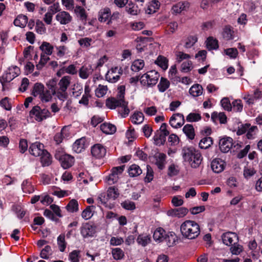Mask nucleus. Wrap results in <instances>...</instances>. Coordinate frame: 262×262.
Returning a JSON list of instances; mask_svg holds the SVG:
<instances>
[{"label": "nucleus", "mask_w": 262, "mask_h": 262, "mask_svg": "<svg viewBox=\"0 0 262 262\" xmlns=\"http://www.w3.org/2000/svg\"><path fill=\"white\" fill-rule=\"evenodd\" d=\"M181 232L186 238L193 239L200 234L199 225L193 221L187 220L183 222L180 227Z\"/></svg>", "instance_id": "obj_1"}, {"label": "nucleus", "mask_w": 262, "mask_h": 262, "mask_svg": "<svg viewBox=\"0 0 262 262\" xmlns=\"http://www.w3.org/2000/svg\"><path fill=\"white\" fill-rule=\"evenodd\" d=\"M183 157L185 161L189 162L192 168H196L201 164L203 158L199 151L193 147L184 148Z\"/></svg>", "instance_id": "obj_2"}, {"label": "nucleus", "mask_w": 262, "mask_h": 262, "mask_svg": "<svg viewBox=\"0 0 262 262\" xmlns=\"http://www.w3.org/2000/svg\"><path fill=\"white\" fill-rule=\"evenodd\" d=\"M159 77L160 75L158 72L152 70L142 75L140 78V81L142 85L149 87L156 85Z\"/></svg>", "instance_id": "obj_3"}, {"label": "nucleus", "mask_w": 262, "mask_h": 262, "mask_svg": "<svg viewBox=\"0 0 262 262\" xmlns=\"http://www.w3.org/2000/svg\"><path fill=\"white\" fill-rule=\"evenodd\" d=\"M29 116L36 121L41 122L49 117L50 113L47 109H41L39 106L36 105L30 111Z\"/></svg>", "instance_id": "obj_4"}, {"label": "nucleus", "mask_w": 262, "mask_h": 262, "mask_svg": "<svg viewBox=\"0 0 262 262\" xmlns=\"http://www.w3.org/2000/svg\"><path fill=\"white\" fill-rule=\"evenodd\" d=\"M48 90L43 91V92L39 96V98L42 102H48L51 100L52 95L56 94V82L51 80H50L48 84Z\"/></svg>", "instance_id": "obj_5"}, {"label": "nucleus", "mask_w": 262, "mask_h": 262, "mask_svg": "<svg viewBox=\"0 0 262 262\" xmlns=\"http://www.w3.org/2000/svg\"><path fill=\"white\" fill-rule=\"evenodd\" d=\"M122 73V68L113 67L107 71L105 75V78L110 82L115 83L119 80Z\"/></svg>", "instance_id": "obj_6"}, {"label": "nucleus", "mask_w": 262, "mask_h": 262, "mask_svg": "<svg viewBox=\"0 0 262 262\" xmlns=\"http://www.w3.org/2000/svg\"><path fill=\"white\" fill-rule=\"evenodd\" d=\"M124 165L113 167L111 170V173L108 176L107 180L110 184H113L117 182L119 176L120 175L124 170Z\"/></svg>", "instance_id": "obj_7"}, {"label": "nucleus", "mask_w": 262, "mask_h": 262, "mask_svg": "<svg viewBox=\"0 0 262 262\" xmlns=\"http://www.w3.org/2000/svg\"><path fill=\"white\" fill-rule=\"evenodd\" d=\"M185 123L184 117L183 114L177 113L173 114L170 118L169 124L174 128H179Z\"/></svg>", "instance_id": "obj_8"}, {"label": "nucleus", "mask_w": 262, "mask_h": 262, "mask_svg": "<svg viewBox=\"0 0 262 262\" xmlns=\"http://www.w3.org/2000/svg\"><path fill=\"white\" fill-rule=\"evenodd\" d=\"M20 74V70L17 66L9 67L6 73L3 75V78L6 82H10Z\"/></svg>", "instance_id": "obj_9"}, {"label": "nucleus", "mask_w": 262, "mask_h": 262, "mask_svg": "<svg viewBox=\"0 0 262 262\" xmlns=\"http://www.w3.org/2000/svg\"><path fill=\"white\" fill-rule=\"evenodd\" d=\"M80 232L84 238L93 236L96 232L95 227L88 223L83 224L81 227Z\"/></svg>", "instance_id": "obj_10"}, {"label": "nucleus", "mask_w": 262, "mask_h": 262, "mask_svg": "<svg viewBox=\"0 0 262 262\" xmlns=\"http://www.w3.org/2000/svg\"><path fill=\"white\" fill-rule=\"evenodd\" d=\"M45 150L43 144L38 142L32 143L29 148L30 154L35 157L40 156Z\"/></svg>", "instance_id": "obj_11"}, {"label": "nucleus", "mask_w": 262, "mask_h": 262, "mask_svg": "<svg viewBox=\"0 0 262 262\" xmlns=\"http://www.w3.org/2000/svg\"><path fill=\"white\" fill-rule=\"evenodd\" d=\"M91 154L96 159H101L106 154V149L100 144H96L91 148Z\"/></svg>", "instance_id": "obj_12"}, {"label": "nucleus", "mask_w": 262, "mask_h": 262, "mask_svg": "<svg viewBox=\"0 0 262 262\" xmlns=\"http://www.w3.org/2000/svg\"><path fill=\"white\" fill-rule=\"evenodd\" d=\"M222 239L224 244L230 246L232 245L233 243H237L238 241V237L234 232H227L223 234Z\"/></svg>", "instance_id": "obj_13"}, {"label": "nucleus", "mask_w": 262, "mask_h": 262, "mask_svg": "<svg viewBox=\"0 0 262 262\" xmlns=\"http://www.w3.org/2000/svg\"><path fill=\"white\" fill-rule=\"evenodd\" d=\"M220 148L222 152H228L233 145V140L230 137L223 138L220 140Z\"/></svg>", "instance_id": "obj_14"}, {"label": "nucleus", "mask_w": 262, "mask_h": 262, "mask_svg": "<svg viewBox=\"0 0 262 262\" xmlns=\"http://www.w3.org/2000/svg\"><path fill=\"white\" fill-rule=\"evenodd\" d=\"M188 210L185 207H180L169 210L167 214L168 216L181 218L185 216L188 213Z\"/></svg>", "instance_id": "obj_15"}, {"label": "nucleus", "mask_w": 262, "mask_h": 262, "mask_svg": "<svg viewBox=\"0 0 262 262\" xmlns=\"http://www.w3.org/2000/svg\"><path fill=\"white\" fill-rule=\"evenodd\" d=\"M55 17L56 19L61 25H67L70 23L72 19L70 14L64 11L58 13Z\"/></svg>", "instance_id": "obj_16"}, {"label": "nucleus", "mask_w": 262, "mask_h": 262, "mask_svg": "<svg viewBox=\"0 0 262 262\" xmlns=\"http://www.w3.org/2000/svg\"><path fill=\"white\" fill-rule=\"evenodd\" d=\"M59 160L61 166L64 169L69 168V167H71L74 163V157L67 154H64L61 156Z\"/></svg>", "instance_id": "obj_17"}, {"label": "nucleus", "mask_w": 262, "mask_h": 262, "mask_svg": "<svg viewBox=\"0 0 262 262\" xmlns=\"http://www.w3.org/2000/svg\"><path fill=\"white\" fill-rule=\"evenodd\" d=\"M225 162L221 159H214L211 163V167L215 173L221 172L225 168Z\"/></svg>", "instance_id": "obj_18"}, {"label": "nucleus", "mask_w": 262, "mask_h": 262, "mask_svg": "<svg viewBox=\"0 0 262 262\" xmlns=\"http://www.w3.org/2000/svg\"><path fill=\"white\" fill-rule=\"evenodd\" d=\"M248 128V129L246 133V136L248 139H253L254 137V136L256 134V130H257V128L256 126H251V127L249 128V126H247V127L244 126L243 128H242L241 129H239L237 130V134L238 135H242L245 133L246 132V129Z\"/></svg>", "instance_id": "obj_19"}, {"label": "nucleus", "mask_w": 262, "mask_h": 262, "mask_svg": "<svg viewBox=\"0 0 262 262\" xmlns=\"http://www.w3.org/2000/svg\"><path fill=\"white\" fill-rule=\"evenodd\" d=\"M93 72V69L91 65L84 64L79 70V77L83 79H87Z\"/></svg>", "instance_id": "obj_20"}, {"label": "nucleus", "mask_w": 262, "mask_h": 262, "mask_svg": "<svg viewBox=\"0 0 262 262\" xmlns=\"http://www.w3.org/2000/svg\"><path fill=\"white\" fill-rule=\"evenodd\" d=\"M189 7V3L187 2H179L172 7L171 10L173 14L180 13L183 11L187 10Z\"/></svg>", "instance_id": "obj_21"}, {"label": "nucleus", "mask_w": 262, "mask_h": 262, "mask_svg": "<svg viewBox=\"0 0 262 262\" xmlns=\"http://www.w3.org/2000/svg\"><path fill=\"white\" fill-rule=\"evenodd\" d=\"M85 138H81L77 140L73 145V150L76 153H80L86 147Z\"/></svg>", "instance_id": "obj_22"}, {"label": "nucleus", "mask_w": 262, "mask_h": 262, "mask_svg": "<svg viewBox=\"0 0 262 262\" xmlns=\"http://www.w3.org/2000/svg\"><path fill=\"white\" fill-rule=\"evenodd\" d=\"M111 14V10L108 7L102 8L98 12V19L101 23L106 21Z\"/></svg>", "instance_id": "obj_23"}, {"label": "nucleus", "mask_w": 262, "mask_h": 262, "mask_svg": "<svg viewBox=\"0 0 262 262\" xmlns=\"http://www.w3.org/2000/svg\"><path fill=\"white\" fill-rule=\"evenodd\" d=\"M156 164L160 169H163L166 164V156L163 153H157L155 156Z\"/></svg>", "instance_id": "obj_24"}, {"label": "nucleus", "mask_w": 262, "mask_h": 262, "mask_svg": "<svg viewBox=\"0 0 262 262\" xmlns=\"http://www.w3.org/2000/svg\"><path fill=\"white\" fill-rule=\"evenodd\" d=\"M178 240V237L174 232H168L165 233L164 241L167 243L168 247H172L174 245Z\"/></svg>", "instance_id": "obj_25"}, {"label": "nucleus", "mask_w": 262, "mask_h": 262, "mask_svg": "<svg viewBox=\"0 0 262 262\" xmlns=\"http://www.w3.org/2000/svg\"><path fill=\"white\" fill-rule=\"evenodd\" d=\"M55 49L54 55L57 58H63L69 53V49L66 46H55Z\"/></svg>", "instance_id": "obj_26"}, {"label": "nucleus", "mask_w": 262, "mask_h": 262, "mask_svg": "<svg viewBox=\"0 0 262 262\" xmlns=\"http://www.w3.org/2000/svg\"><path fill=\"white\" fill-rule=\"evenodd\" d=\"M39 49L42 51V54H45L49 56L52 54L54 50V47L48 42L43 41L39 47Z\"/></svg>", "instance_id": "obj_27"}, {"label": "nucleus", "mask_w": 262, "mask_h": 262, "mask_svg": "<svg viewBox=\"0 0 262 262\" xmlns=\"http://www.w3.org/2000/svg\"><path fill=\"white\" fill-rule=\"evenodd\" d=\"M125 11L131 15H137L140 12L138 6L133 2H130L125 7Z\"/></svg>", "instance_id": "obj_28"}, {"label": "nucleus", "mask_w": 262, "mask_h": 262, "mask_svg": "<svg viewBox=\"0 0 262 262\" xmlns=\"http://www.w3.org/2000/svg\"><path fill=\"white\" fill-rule=\"evenodd\" d=\"M100 129L106 134H113L116 131V126L109 123H104L100 125Z\"/></svg>", "instance_id": "obj_29"}, {"label": "nucleus", "mask_w": 262, "mask_h": 262, "mask_svg": "<svg viewBox=\"0 0 262 262\" xmlns=\"http://www.w3.org/2000/svg\"><path fill=\"white\" fill-rule=\"evenodd\" d=\"M167 136L161 132H156L154 137L155 144L158 146L163 145L166 141Z\"/></svg>", "instance_id": "obj_30"}, {"label": "nucleus", "mask_w": 262, "mask_h": 262, "mask_svg": "<svg viewBox=\"0 0 262 262\" xmlns=\"http://www.w3.org/2000/svg\"><path fill=\"white\" fill-rule=\"evenodd\" d=\"M71 77L69 76L63 77L58 82L59 88L58 90L62 92H66L68 86L70 83Z\"/></svg>", "instance_id": "obj_31"}, {"label": "nucleus", "mask_w": 262, "mask_h": 262, "mask_svg": "<svg viewBox=\"0 0 262 262\" xmlns=\"http://www.w3.org/2000/svg\"><path fill=\"white\" fill-rule=\"evenodd\" d=\"M165 233V231L162 228H158L154 232L153 238L157 242H163L164 241Z\"/></svg>", "instance_id": "obj_32"}, {"label": "nucleus", "mask_w": 262, "mask_h": 262, "mask_svg": "<svg viewBox=\"0 0 262 262\" xmlns=\"http://www.w3.org/2000/svg\"><path fill=\"white\" fill-rule=\"evenodd\" d=\"M27 23V16L23 14L18 15L17 17L14 20V25L17 27H19L20 28H24L25 27H26Z\"/></svg>", "instance_id": "obj_33"}, {"label": "nucleus", "mask_w": 262, "mask_h": 262, "mask_svg": "<svg viewBox=\"0 0 262 262\" xmlns=\"http://www.w3.org/2000/svg\"><path fill=\"white\" fill-rule=\"evenodd\" d=\"M203 91L202 86L200 84H195L190 88L189 92L193 97H198L202 94Z\"/></svg>", "instance_id": "obj_34"}, {"label": "nucleus", "mask_w": 262, "mask_h": 262, "mask_svg": "<svg viewBox=\"0 0 262 262\" xmlns=\"http://www.w3.org/2000/svg\"><path fill=\"white\" fill-rule=\"evenodd\" d=\"M183 132L189 139L192 140L194 138V129L192 125L189 124L185 125L183 127Z\"/></svg>", "instance_id": "obj_35"}, {"label": "nucleus", "mask_w": 262, "mask_h": 262, "mask_svg": "<svg viewBox=\"0 0 262 262\" xmlns=\"http://www.w3.org/2000/svg\"><path fill=\"white\" fill-rule=\"evenodd\" d=\"M40 162L43 166H48L51 164L52 158L50 154L46 150L40 156Z\"/></svg>", "instance_id": "obj_36"}, {"label": "nucleus", "mask_w": 262, "mask_h": 262, "mask_svg": "<svg viewBox=\"0 0 262 262\" xmlns=\"http://www.w3.org/2000/svg\"><path fill=\"white\" fill-rule=\"evenodd\" d=\"M142 172L140 167L136 164L132 165L128 169V174L132 177H137L141 174Z\"/></svg>", "instance_id": "obj_37"}, {"label": "nucleus", "mask_w": 262, "mask_h": 262, "mask_svg": "<svg viewBox=\"0 0 262 262\" xmlns=\"http://www.w3.org/2000/svg\"><path fill=\"white\" fill-rule=\"evenodd\" d=\"M106 106L110 109H115L117 107H119L121 103L116 98H108L106 100Z\"/></svg>", "instance_id": "obj_38"}, {"label": "nucleus", "mask_w": 262, "mask_h": 262, "mask_svg": "<svg viewBox=\"0 0 262 262\" xmlns=\"http://www.w3.org/2000/svg\"><path fill=\"white\" fill-rule=\"evenodd\" d=\"M155 62L164 70L168 68V60L166 57L163 56H159Z\"/></svg>", "instance_id": "obj_39"}, {"label": "nucleus", "mask_w": 262, "mask_h": 262, "mask_svg": "<svg viewBox=\"0 0 262 262\" xmlns=\"http://www.w3.org/2000/svg\"><path fill=\"white\" fill-rule=\"evenodd\" d=\"M144 119L143 114L141 112H135L131 117L133 123L139 124L143 122Z\"/></svg>", "instance_id": "obj_40"}, {"label": "nucleus", "mask_w": 262, "mask_h": 262, "mask_svg": "<svg viewBox=\"0 0 262 262\" xmlns=\"http://www.w3.org/2000/svg\"><path fill=\"white\" fill-rule=\"evenodd\" d=\"M95 209V207L94 206H88L85 209L82 211L81 213L82 217L86 220L90 219L93 215Z\"/></svg>", "instance_id": "obj_41"}, {"label": "nucleus", "mask_w": 262, "mask_h": 262, "mask_svg": "<svg viewBox=\"0 0 262 262\" xmlns=\"http://www.w3.org/2000/svg\"><path fill=\"white\" fill-rule=\"evenodd\" d=\"M68 135V131L66 128H62L60 132L57 133L54 136V140L57 144H59L62 142L63 138L67 137Z\"/></svg>", "instance_id": "obj_42"}, {"label": "nucleus", "mask_w": 262, "mask_h": 262, "mask_svg": "<svg viewBox=\"0 0 262 262\" xmlns=\"http://www.w3.org/2000/svg\"><path fill=\"white\" fill-rule=\"evenodd\" d=\"M206 46L208 50H216L219 48L218 41L213 37H209L206 40Z\"/></svg>", "instance_id": "obj_43"}, {"label": "nucleus", "mask_w": 262, "mask_h": 262, "mask_svg": "<svg viewBox=\"0 0 262 262\" xmlns=\"http://www.w3.org/2000/svg\"><path fill=\"white\" fill-rule=\"evenodd\" d=\"M234 31L232 28L230 26H226L222 33L223 36L227 40H229L233 39Z\"/></svg>", "instance_id": "obj_44"}, {"label": "nucleus", "mask_w": 262, "mask_h": 262, "mask_svg": "<svg viewBox=\"0 0 262 262\" xmlns=\"http://www.w3.org/2000/svg\"><path fill=\"white\" fill-rule=\"evenodd\" d=\"M169 81L166 78L161 77L158 88L160 92H164L169 87Z\"/></svg>", "instance_id": "obj_45"}, {"label": "nucleus", "mask_w": 262, "mask_h": 262, "mask_svg": "<svg viewBox=\"0 0 262 262\" xmlns=\"http://www.w3.org/2000/svg\"><path fill=\"white\" fill-rule=\"evenodd\" d=\"M144 67V62L142 59L135 60L132 63L131 69L134 72H139Z\"/></svg>", "instance_id": "obj_46"}, {"label": "nucleus", "mask_w": 262, "mask_h": 262, "mask_svg": "<svg viewBox=\"0 0 262 262\" xmlns=\"http://www.w3.org/2000/svg\"><path fill=\"white\" fill-rule=\"evenodd\" d=\"M128 102L121 103L118 108L119 113L122 117H127L129 113V109L127 107Z\"/></svg>", "instance_id": "obj_47"}, {"label": "nucleus", "mask_w": 262, "mask_h": 262, "mask_svg": "<svg viewBox=\"0 0 262 262\" xmlns=\"http://www.w3.org/2000/svg\"><path fill=\"white\" fill-rule=\"evenodd\" d=\"M75 12L82 21L85 22L86 21L87 15L84 8L81 6H76Z\"/></svg>", "instance_id": "obj_48"}, {"label": "nucleus", "mask_w": 262, "mask_h": 262, "mask_svg": "<svg viewBox=\"0 0 262 262\" xmlns=\"http://www.w3.org/2000/svg\"><path fill=\"white\" fill-rule=\"evenodd\" d=\"M107 195L109 199L115 200L119 195V190L115 187H111L107 190Z\"/></svg>", "instance_id": "obj_49"}, {"label": "nucleus", "mask_w": 262, "mask_h": 262, "mask_svg": "<svg viewBox=\"0 0 262 262\" xmlns=\"http://www.w3.org/2000/svg\"><path fill=\"white\" fill-rule=\"evenodd\" d=\"M112 253L114 259L115 260H120L123 259L124 257V253L123 251L119 248L113 249Z\"/></svg>", "instance_id": "obj_50"}, {"label": "nucleus", "mask_w": 262, "mask_h": 262, "mask_svg": "<svg viewBox=\"0 0 262 262\" xmlns=\"http://www.w3.org/2000/svg\"><path fill=\"white\" fill-rule=\"evenodd\" d=\"M50 59L49 56L47 55L41 54L39 61L38 63L36 64L37 69L39 70H41Z\"/></svg>", "instance_id": "obj_51"}, {"label": "nucleus", "mask_w": 262, "mask_h": 262, "mask_svg": "<svg viewBox=\"0 0 262 262\" xmlns=\"http://www.w3.org/2000/svg\"><path fill=\"white\" fill-rule=\"evenodd\" d=\"M21 187L23 191L25 193H31L34 191V186L28 180L23 181Z\"/></svg>", "instance_id": "obj_52"}, {"label": "nucleus", "mask_w": 262, "mask_h": 262, "mask_svg": "<svg viewBox=\"0 0 262 262\" xmlns=\"http://www.w3.org/2000/svg\"><path fill=\"white\" fill-rule=\"evenodd\" d=\"M212 140L210 137L203 138L199 143V147L202 149H207L212 144Z\"/></svg>", "instance_id": "obj_53"}, {"label": "nucleus", "mask_w": 262, "mask_h": 262, "mask_svg": "<svg viewBox=\"0 0 262 262\" xmlns=\"http://www.w3.org/2000/svg\"><path fill=\"white\" fill-rule=\"evenodd\" d=\"M66 208L67 209L71 212L77 211L78 210V202L74 199L71 200L66 206Z\"/></svg>", "instance_id": "obj_54"}, {"label": "nucleus", "mask_w": 262, "mask_h": 262, "mask_svg": "<svg viewBox=\"0 0 262 262\" xmlns=\"http://www.w3.org/2000/svg\"><path fill=\"white\" fill-rule=\"evenodd\" d=\"M137 242L142 246H145L150 242V237L148 235H139L137 238Z\"/></svg>", "instance_id": "obj_55"}, {"label": "nucleus", "mask_w": 262, "mask_h": 262, "mask_svg": "<svg viewBox=\"0 0 262 262\" xmlns=\"http://www.w3.org/2000/svg\"><path fill=\"white\" fill-rule=\"evenodd\" d=\"M211 119L212 120L218 119L221 123H225L227 121V117L224 113L214 112L211 115Z\"/></svg>", "instance_id": "obj_56"}, {"label": "nucleus", "mask_w": 262, "mask_h": 262, "mask_svg": "<svg viewBox=\"0 0 262 262\" xmlns=\"http://www.w3.org/2000/svg\"><path fill=\"white\" fill-rule=\"evenodd\" d=\"M107 90V86L99 84L95 90L96 96L99 98L102 97L106 94Z\"/></svg>", "instance_id": "obj_57"}, {"label": "nucleus", "mask_w": 262, "mask_h": 262, "mask_svg": "<svg viewBox=\"0 0 262 262\" xmlns=\"http://www.w3.org/2000/svg\"><path fill=\"white\" fill-rule=\"evenodd\" d=\"M57 244L60 251L64 252L66 248L64 234H60L57 237Z\"/></svg>", "instance_id": "obj_58"}, {"label": "nucleus", "mask_w": 262, "mask_h": 262, "mask_svg": "<svg viewBox=\"0 0 262 262\" xmlns=\"http://www.w3.org/2000/svg\"><path fill=\"white\" fill-rule=\"evenodd\" d=\"M80 251L74 250L69 254V259L71 262H79Z\"/></svg>", "instance_id": "obj_59"}, {"label": "nucleus", "mask_w": 262, "mask_h": 262, "mask_svg": "<svg viewBox=\"0 0 262 262\" xmlns=\"http://www.w3.org/2000/svg\"><path fill=\"white\" fill-rule=\"evenodd\" d=\"M243 108V105L242 101L239 99L234 100L232 102V109L237 112H241Z\"/></svg>", "instance_id": "obj_60"}, {"label": "nucleus", "mask_w": 262, "mask_h": 262, "mask_svg": "<svg viewBox=\"0 0 262 262\" xmlns=\"http://www.w3.org/2000/svg\"><path fill=\"white\" fill-rule=\"evenodd\" d=\"M44 91V86L43 84L41 83H37L35 84L33 88V90L32 92V94L34 96H37L39 95V96Z\"/></svg>", "instance_id": "obj_61"}, {"label": "nucleus", "mask_w": 262, "mask_h": 262, "mask_svg": "<svg viewBox=\"0 0 262 262\" xmlns=\"http://www.w3.org/2000/svg\"><path fill=\"white\" fill-rule=\"evenodd\" d=\"M230 250L232 254L238 255L243 251V246L239 244L234 243L231 245Z\"/></svg>", "instance_id": "obj_62"}, {"label": "nucleus", "mask_w": 262, "mask_h": 262, "mask_svg": "<svg viewBox=\"0 0 262 262\" xmlns=\"http://www.w3.org/2000/svg\"><path fill=\"white\" fill-rule=\"evenodd\" d=\"M78 42L79 45L82 48H88L91 45L93 40L89 37H84L79 39Z\"/></svg>", "instance_id": "obj_63"}, {"label": "nucleus", "mask_w": 262, "mask_h": 262, "mask_svg": "<svg viewBox=\"0 0 262 262\" xmlns=\"http://www.w3.org/2000/svg\"><path fill=\"white\" fill-rule=\"evenodd\" d=\"M121 205L124 209L128 210H133L136 208L135 203L129 200H125L121 203Z\"/></svg>", "instance_id": "obj_64"}]
</instances>
